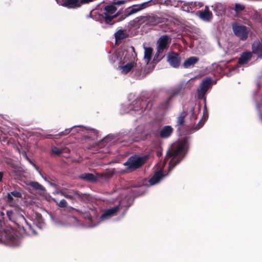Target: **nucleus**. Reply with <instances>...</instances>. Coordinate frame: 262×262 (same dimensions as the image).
Segmentation results:
<instances>
[{
    "mask_svg": "<svg viewBox=\"0 0 262 262\" xmlns=\"http://www.w3.org/2000/svg\"><path fill=\"white\" fill-rule=\"evenodd\" d=\"M188 148V143L184 139L174 143L167 151L166 159L170 158L168 170L171 171L185 155Z\"/></svg>",
    "mask_w": 262,
    "mask_h": 262,
    "instance_id": "1",
    "label": "nucleus"
},
{
    "mask_svg": "<svg viewBox=\"0 0 262 262\" xmlns=\"http://www.w3.org/2000/svg\"><path fill=\"white\" fill-rule=\"evenodd\" d=\"M132 196H127L125 199L121 200L118 205L106 210L101 215L100 221H106L112 217L115 216L121 208L123 207H129L132 204Z\"/></svg>",
    "mask_w": 262,
    "mask_h": 262,
    "instance_id": "2",
    "label": "nucleus"
},
{
    "mask_svg": "<svg viewBox=\"0 0 262 262\" xmlns=\"http://www.w3.org/2000/svg\"><path fill=\"white\" fill-rule=\"evenodd\" d=\"M171 41V37L167 35H162L157 40V52L154 56V60H160L163 58V53L167 50Z\"/></svg>",
    "mask_w": 262,
    "mask_h": 262,
    "instance_id": "3",
    "label": "nucleus"
},
{
    "mask_svg": "<svg viewBox=\"0 0 262 262\" xmlns=\"http://www.w3.org/2000/svg\"><path fill=\"white\" fill-rule=\"evenodd\" d=\"M125 1L115 0L113 5L106 6L104 8V13L102 15L105 22L107 24L110 23L113 19L117 16L118 13L116 12L117 8L115 5H121L124 4Z\"/></svg>",
    "mask_w": 262,
    "mask_h": 262,
    "instance_id": "4",
    "label": "nucleus"
},
{
    "mask_svg": "<svg viewBox=\"0 0 262 262\" xmlns=\"http://www.w3.org/2000/svg\"><path fill=\"white\" fill-rule=\"evenodd\" d=\"M151 103L148 102L146 103L145 102L141 101L140 99L134 101L133 103L129 105V108L125 111L126 113H130L134 114L133 112H135V114H141L144 110H149L151 107Z\"/></svg>",
    "mask_w": 262,
    "mask_h": 262,
    "instance_id": "5",
    "label": "nucleus"
},
{
    "mask_svg": "<svg viewBox=\"0 0 262 262\" xmlns=\"http://www.w3.org/2000/svg\"><path fill=\"white\" fill-rule=\"evenodd\" d=\"M212 82V78L211 77H206L205 78L202 82L201 83L200 85L199 88L198 89L197 93H198V98L199 99H203L205 105H204V111L206 110V97L205 95L209 90V89L211 87Z\"/></svg>",
    "mask_w": 262,
    "mask_h": 262,
    "instance_id": "6",
    "label": "nucleus"
},
{
    "mask_svg": "<svg viewBox=\"0 0 262 262\" xmlns=\"http://www.w3.org/2000/svg\"><path fill=\"white\" fill-rule=\"evenodd\" d=\"M1 239L10 246H17L20 239L16 235L15 232L11 229L5 230L1 235Z\"/></svg>",
    "mask_w": 262,
    "mask_h": 262,
    "instance_id": "7",
    "label": "nucleus"
},
{
    "mask_svg": "<svg viewBox=\"0 0 262 262\" xmlns=\"http://www.w3.org/2000/svg\"><path fill=\"white\" fill-rule=\"evenodd\" d=\"M146 159L138 156L130 157L127 161L124 163L128 170H134L141 166L145 161Z\"/></svg>",
    "mask_w": 262,
    "mask_h": 262,
    "instance_id": "8",
    "label": "nucleus"
},
{
    "mask_svg": "<svg viewBox=\"0 0 262 262\" xmlns=\"http://www.w3.org/2000/svg\"><path fill=\"white\" fill-rule=\"evenodd\" d=\"M232 29L234 33L243 40H245L248 38L249 31L247 27L237 23L232 25Z\"/></svg>",
    "mask_w": 262,
    "mask_h": 262,
    "instance_id": "9",
    "label": "nucleus"
},
{
    "mask_svg": "<svg viewBox=\"0 0 262 262\" xmlns=\"http://www.w3.org/2000/svg\"><path fill=\"white\" fill-rule=\"evenodd\" d=\"M120 61L121 62V64L118 67V69L120 71L121 73L124 74L128 73L136 65V63L135 62V61H129L126 55L123 60H122L121 58H120Z\"/></svg>",
    "mask_w": 262,
    "mask_h": 262,
    "instance_id": "10",
    "label": "nucleus"
},
{
    "mask_svg": "<svg viewBox=\"0 0 262 262\" xmlns=\"http://www.w3.org/2000/svg\"><path fill=\"white\" fill-rule=\"evenodd\" d=\"M164 163H160L158 164L159 169L155 172L152 177L149 180L150 185H154L158 184L164 177L168 174V173H164Z\"/></svg>",
    "mask_w": 262,
    "mask_h": 262,
    "instance_id": "11",
    "label": "nucleus"
},
{
    "mask_svg": "<svg viewBox=\"0 0 262 262\" xmlns=\"http://www.w3.org/2000/svg\"><path fill=\"white\" fill-rule=\"evenodd\" d=\"M139 20L143 23L150 26H155L162 22V19L154 15H148L146 16H141Z\"/></svg>",
    "mask_w": 262,
    "mask_h": 262,
    "instance_id": "12",
    "label": "nucleus"
},
{
    "mask_svg": "<svg viewBox=\"0 0 262 262\" xmlns=\"http://www.w3.org/2000/svg\"><path fill=\"white\" fill-rule=\"evenodd\" d=\"M167 61L173 68H178L181 62V58L178 54L171 52L167 55Z\"/></svg>",
    "mask_w": 262,
    "mask_h": 262,
    "instance_id": "13",
    "label": "nucleus"
},
{
    "mask_svg": "<svg viewBox=\"0 0 262 262\" xmlns=\"http://www.w3.org/2000/svg\"><path fill=\"white\" fill-rule=\"evenodd\" d=\"M58 193L68 199L75 200H81L83 199V195L75 190L70 191L68 192L61 191L58 192Z\"/></svg>",
    "mask_w": 262,
    "mask_h": 262,
    "instance_id": "14",
    "label": "nucleus"
},
{
    "mask_svg": "<svg viewBox=\"0 0 262 262\" xmlns=\"http://www.w3.org/2000/svg\"><path fill=\"white\" fill-rule=\"evenodd\" d=\"M93 0H67L64 3V6L69 8H76L82 4H86Z\"/></svg>",
    "mask_w": 262,
    "mask_h": 262,
    "instance_id": "15",
    "label": "nucleus"
},
{
    "mask_svg": "<svg viewBox=\"0 0 262 262\" xmlns=\"http://www.w3.org/2000/svg\"><path fill=\"white\" fill-rule=\"evenodd\" d=\"M197 15L201 19L206 21L211 20L212 17V13L209 11L207 6H206L204 11L198 12Z\"/></svg>",
    "mask_w": 262,
    "mask_h": 262,
    "instance_id": "16",
    "label": "nucleus"
},
{
    "mask_svg": "<svg viewBox=\"0 0 262 262\" xmlns=\"http://www.w3.org/2000/svg\"><path fill=\"white\" fill-rule=\"evenodd\" d=\"M252 51L259 57L262 58V39L255 41L252 45Z\"/></svg>",
    "mask_w": 262,
    "mask_h": 262,
    "instance_id": "17",
    "label": "nucleus"
},
{
    "mask_svg": "<svg viewBox=\"0 0 262 262\" xmlns=\"http://www.w3.org/2000/svg\"><path fill=\"white\" fill-rule=\"evenodd\" d=\"M173 132V128L170 125H167L162 128L160 132V137L162 138L169 137Z\"/></svg>",
    "mask_w": 262,
    "mask_h": 262,
    "instance_id": "18",
    "label": "nucleus"
},
{
    "mask_svg": "<svg viewBox=\"0 0 262 262\" xmlns=\"http://www.w3.org/2000/svg\"><path fill=\"white\" fill-rule=\"evenodd\" d=\"M252 54L249 52H244L239 58L238 63L240 65H244L251 59Z\"/></svg>",
    "mask_w": 262,
    "mask_h": 262,
    "instance_id": "19",
    "label": "nucleus"
},
{
    "mask_svg": "<svg viewBox=\"0 0 262 262\" xmlns=\"http://www.w3.org/2000/svg\"><path fill=\"white\" fill-rule=\"evenodd\" d=\"M147 4V3H143L140 5L133 6L128 11L127 15H132L142 10L146 7Z\"/></svg>",
    "mask_w": 262,
    "mask_h": 262,
    "instance_id": "20",
    "label": "nucleus"
},
{
    "mask_svg": "<svg viewBox=\"0 0 262 262\" xmlns=\"http://www.w3.org/2000/svg\"><path fill=\"white\" fill-rule=\"evenodd\" d=\"M144 60L146 64H148L150 61L151 56L152 55L153 50L151 47H144Z\"/></svg>",
    "mask_w": 262,
    "mask_h": 262,
    "instance_id": "21",
    "label": "nucleus"
},
{
    "mask_svg": "<svg viewBox=\"0 0 262 262\" xmlns=\"http://www.w3.org/2000/svg\"><path fill=\"white\" fill-rule=\"evenodd\" d=\"M200 111V107L196 108H195V104L193 103L191 104L189 106V108L188 110V113L190 114L191 119H196L197 117V115L199 113Z\"/></svg>",
    "mask_w": 262,
    "mask_h": 262,
    "instance_id": "22",
    "label": "nucleus"
},
{
    "mask_svg": "<svg viewBox=\"0 0 262 262\" xmlns=\"http://www.w3.org/2000/svg\"><path fill=\"white\" fill-rule=\"evenodd\" d=\"M213 9L216 12L217 15H221L225 12L226 8L225 6L221 3H216L212 6Z\"/></svg>",
    "mask_w": 262,
    "mask_h": 262,
    "instance_id": "23",
    "label": "nucleus"
},
{
    "mask_svg": "<svg viewBox=\"0 0 262 262\" xmlns=\"http://www.w3.org/2000/svg\"><path fill=\"white\" fill-rule=\"evenodd\" d=\"M187 112L183 111L180 113L177 119L176 126L178 127V129H180V126L184 125V119L187 116Z\"/></svg>",
    "mask_w": 262,
    "mask_h": 262,
    "instance_id": "24",
    "label": "nucleus"
},
{
    "mask_svg": "<svg viewBox=\"0 0 262 262\" xmlns=\"http://www.w3.org/2000/svg\"><path fill=\"white\" fill-rule=\"evenodd\" d=\"M199 60V58L196 57H191L187 58L183 63V66L185 68H190L196 63Z\"/></svg>",
    "mask_w": 262,
    "mask_h": 262,
    "instance_id": "25",
    "label": "nucleus"
},
{
    "mask_svg": "<svg viewBox=\"0 0 262 262\" xmlns=\"http://www.w3.org/2000/svg\"><path fill=\"white\" fill-rule=\"evenodd\" d=\"M115 36L116 42H118L125 38L126 36V33L125 31L119 30L115 34Z\"/></svg>",
    "mask_w": 262,
    "mask_h": 262,
    "instance_id": "26",
    "label": "nucleus"
},
{
    "mask_svg": "<svg viewBox=\"0 0 262 262\" xmlns=\"http://www.w3.org/2000/svg\"><path fill=\"white\" fill-rule=\"evenodd\" d=\"M80 178H81L82 179L87 180L89 181H91V182H93V181H95V177L92 173H85L82 174L80 176Z\"/></svg>",
    "mask_w": 262,
    "mask_h": 262,
    "instance_id": "27",
    "label": "nucleus"
},
{
    "mask_svg": "<svg viewBox=\"0 0 262 262\" xmlns=\"http://www.w3.org/2000/svg\"><path fill=\"white\" fill-rule=\"evenodd\" d=\"M30 185L36 190L43 191L45 190V188L37 182H30Z\"/></svg>",
    "mask_w": 262,
    "mask_h": 262,
    "instance_id": "28",
    "label": "nucleus"
},
{
    "mask_svg": "<svg viewBox=\"0 0 262 262\" xmlns=\"http://www.w3.org/2000/svg\"><path fill=\"white\" fill-rule=\"evenodd\" d=\"M167 5H170L171 6H173L174 7H178L179 5H181L183 3L182 2L176 1H170L167 0L166 2Z\"/></svg>",
    "mask_w": 262,
    "mask_h": 262,
    "instance_id": "29",
    "label": "nucleus"
},
{
    "mask_svg": "<svg viewBox=\"0 0 262 262\" xmlns=\"http://www.w3.org/2000/svg\"><path fill=\"white\" fill-rule=\"evenodd\" d=\"M37 217L38 220V223L37 224V226L40 229L43 228L45 226V223L43 221L42 217L38 215H37Z\"/></svg>",
    "mask_w": 262,
    "mask_h": 262,
    "instance_id": "30",
    "label": "nucleus"
},
{
    "mask_svg": "<svg viewBox=\"0 0 262 262\" xmlns=\"http://www.w3.org/2000/svg\"><path fill=\"white\" fill-rule=\"evenodd\" d=\"M245 9L244 6L239 4H236L235 7V10L236 12H239Z\"/></svg>",
    "mask_w": 262,
    "mask_h": 262,
    "instance_id": "31",
    "label": "nucleus"
},
{
    "mask_svg": "<svg viewBox=\"0 0 262 262\" xmlns=\"http://www.w3.org/2000/svg\"><path fill=\"white\" fill-rule=\"evenodd\" d=\"M207 117H208L207 115L204 114V117H203V120H201L200 122L199 123V124L198 125L199 126L198 129H199L200 128H201L203 126L204 123L207 120Z\"/></svg>",
    "mask_w": 262,
    "mask_h": 262,
    "instance_id": "32",
    "label": "nucleus"
},
{
    "mask_svg": "<svg viewBox=\"0 0 262 262\" xmlns=\"http://www.w3.org/2000/svg\"><path fill=\"white\" fill-rule=\"evenodd\" d=\"M67 204V201L64 199L61 200L59 203H57L58 206L60 207H65Z\"/></svg>",
    "mask_w": 262,
    "mask_h": 262,
    "instance_id": "33",
    "label": "nucleus"
},
{
    "mask_svg": "<svg viewBox=\"0 0 262 262\" xmlns=\"http://www.w3.org/2000/svg\"><path fill=\"white\" fill-rule=\"evenodd\" d=\"M11 194L12 196H14L16 198H19L21 197V194L20 192L17 191H14L11 192Z\"/></svg>",
    "mask_w": 262,
    "mask_h": 262,
    "instance_id": "34",
    "label": "nucleus"
},
{
    "mask_svg": "<svg viewBox=\"0 0 262 262\" xmlns=\"http://www.w3.org/2000/svg\"><path fill=\"white\" fill-rule=\"evenodd\" d=\"M72 129H73V127L71 128H67V129H65L63 132H61L60 133V136H64V135H68L71 132V130Z\"/></svg>",
    "mask_w": 262,
    "mask_h": 262,
    "instance_id": "35",
    "label": "nucleus"
},
{
    "mask_svg": "<svg viewBox=\"0 0 262 262\" xmlns=\"http://www.w3.org/2000/svg\"><path fill=\"white\" fill-rule=\"evenodd\" d=\"M52 151L56 155H59L61 153V150L57 147L53 148Z\"/></svg>",
    "mask_w": 262,
    "mask_h": 262,
    "instance_id": "36",
    "label": "nucleus"
},
{
    "mask_svg": "<svg viewBox=\"0 0 262 262\" xmlns=\"http://www.w3.org/2000/svg\"><path fill=\"white\" fill-rule=\"evenodd\" d=\"M182 9L183 11H186V12H190V10L189 9V6L187 5H184V6H183L182 7Z\"/></svg>",
    "mask_w": 262,
    "mask_h": 262,
    "instance_id": "37",
    "label": "nucleus"
},
{
    "mask_svg": "<svg viewBox=\"0 0 262 262\" xmlns=\"http://www.w3.org/2000/svg\"><path fill=\"white\" fill-rule=\"evenodd\" d=\"M13 199L12 198V196L11 195V194H8V201L9 202H12L13 201Z\"/></svg>",
    "mask_w": 262,
    "mask_h": 262,
    "instance_id": "38",
    "label": "nucleus"
},
{
    "mask_svg": "<svg viewBox=\"0 0 262 262\" xmlns=\"http://www.w3.org/2000/svg\"><path fill=\"white\" fill-rule=\"evenodd\" d=\"M259 16V15L258 14V13L257 12H256L255 13V15L253 16V18L256 20H258Z\"/></svg>",
    "mask_w": 262,
    "mask_h": 262,
    "instance_id": "39",
    "label": "nucleus"
},
{
    "mask_svg": "<svg viewBox=\"0 0 262 262\" xmlns=\"http://www.w3.org/2000/svg\"><path fill=\"white\" fill-rule=\"evenodd\" d=\"M57 224L58 225H63H63H69V224H68V223H66V224H62L60 221H58V222H57Z\"/></svg>",
    "mask_w": 262,
    "mask_h": 262,
    "instance_id": "40",
    "label": "nucleus"
},
{
    "mask_svg": "<svg viewBox=\"0 0 262 262\" xmlns=\"http://www.w3.org/2000/svg\"><path fill=\"white\" fill-rule=\"evenodd\" d=\"M3 176V173L0 172V182L2 181Z\"/></svg>",
    "mask_w": 262,
    "mask_h": 262,
    "instance_id": "41",
    "label": "nucleus"
},
{
    "mask_svg": "<svg viewBox=\"0 0 262 262\" xmlns=\"http://www.w3.org/2000/svg\"><path fill=\"white\" fill-rule=\"evenodd\" d=\"M238 67V66L237 65L236 68L233 70H235V72H238V71L237 70V68Z\"/></svg>",
    "mask_w": 262,
    "mask_h": 262,
    "instance_id": "42",
    "label": "nucleus"
},
{
    "mask_svg": "<svg viewBox=\"0 0 262 262\" xmlns=\"http://www.w3.org/2000/svg\"><path fill=\"white\" fill-rule=\"evenodd\" d=\"M32 165H33V166L36 168V169L37 170V168L36 167L35 165H34V164L32 163Z\"/></svg>",
    "mask_w": 262,
    "mask_h": 262,
    "instance_id": "43",
    "label": "nucleus"
},
{
    "mask_svg": "<svg viewBox=\"0 0 262 262\" xmlns=\"http://www.w3.org/2000/svg\"><path fill=\"white\" fill-rule=\"evenodd\" d=\"M107 140V138H105V139H104L103 140V142H106Z\"/></svg>",
    "mask_w": 262,
    "mask_h": 262,
    "instance_id": "44",
    "label": "nucleus"
},
{
    "mask_svg": "<svg viewBox=\"0 0 262 262\" xmlns=\"http://www.w3.org/2000/svg\"><path fill=\"white\" fill-rule=\"evenodd\" d=\"M33 232L34 233V234H36L34 230H33Z\"/></svg>",
    "mask_w": 262,
    "mask_h": 262,
    "instance_id": "45",
    "label": "nucleus"
},
{
    "mask_svg": "<svg viewBox=\"0 0 262 262\" xmlns=\"http://www.w3.org/2000/svg\"><path fill=\"white\" fill-rule=\"evenodd\" d=\"M161 155V153H159V154H158V155H159V156H160Z\"/></svg>",
    "mask_w": 262,
    "mask_h": 262,
    "instance_id": "46",
    "label": "nucleus"
},
{
    "mask_svg": "<svg viewBox=\"0 0 262 262\" xmlns=\"http://www.w3.org/2000/svg\"><path fill=\"white\" fill-rule=\"evenodd\" d=\"M261 119H262V117H261Z\"/></svg>",
    "mask_w": 262,
    "mask_h": 262,
    "instance_id": "47",
    "label": "nucleus"
}]
</instances>
